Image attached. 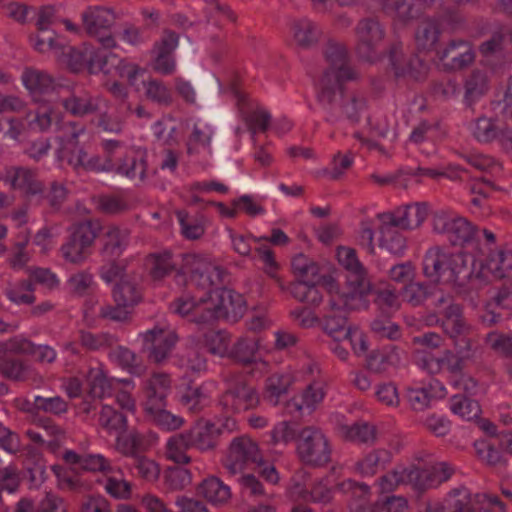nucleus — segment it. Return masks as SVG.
<instances>
[{
	"mask_svg": "<svg viewBox=\"0 0 512 512\" xmlns=\"http://www.w3.org/2000/svg\"><path fill=\"white\" fill-rule=\"evenodd\" d=\"M456 351L445 350L438 359V364L454 375L462 374L464 369L472 361L474 352L469 338H461L455 342Z\"/></svg>",
	"mask_w": 512,
	"mask_h": 512,
	"instance_id": "19",
	"label": "nucleus"
},
{
	"mask_svg": "<svg viewBox=\"0 0 512 512\" xmlns=\"http://www.w3.org/2000/svg\"><path fill=\"white\" fill-rule=\"evenodd\" d=\"M486 345L497 354L512 357V334L490 332L485 337Z\"/></svg>",
	"mask_w": 512,
	"mask_h": 512,
	"instance_id": "56",
	"label": "nucleus"
},
{
	"mask_svg": "<svg viewBox=\"0 0 512 512\" xmlns=\"http://www.w3.org/2000/svg\"><path fill=\"white\" fill-rule=\"evenodd\" d=\"M257 349L255 339L240 338L229 350L228 357L244 365H249L255 361Z\"/></svg>",
	"mask_w": 512,
	"mask_h": 512,
	"instance_id": "42",
	"label": "nucleus"
},
{
	"mask_svg": "<svg viewBox=\"0 0 512 512\" xmlns=\"http://www.w3.org/2000/svg\"><path fill=\"white\" fill-rule=\"evenodd\" d=\"M262 455L258 445L248 436L236 437L229 445L228 454L224 462L229 474L241 472L249 464H260Z\"/></svg>",
	"mask_w": 512,
	"mask_h": 512,
	"instance_id": "11",
	"label": "nucleus"
},
{
	"mask_svg": "<svg viewBox=\"0 0 512 512\" xmlns=\"http://www.w3.org/2000/svg\"><path fill=\"white\" fill-rule=\"evenodd\" d=\"M350 275L347 278L348 284L351 286V291L345 294V306L348 305L350 299L361 298L365 295L370 288V284L366 279V271L364 267L361 270L349 271Z\"/></svg>",
	"mask_w": 512,
	"mask_h": 512,
	"instance_id": "47",
	"label": "nucleus"
},
{
	"mask_svg": "<svg viewBox=\"0 0 512 512\" xmlns=\"http://www.w3.org/2000/svg\"><path fill=\"white\" fill-rule=\"evenodd\" d=\"M62 105L72 115L80 117L93 113L96 110V106L93 105L91 99L87 96L71 95L62 101Z\"/></svg>",
	"mask_w": 512,
	"mask_h": 512,
	"instance_id": "54",
	"label": "nucleus"
},
{
	"mask_svg": "<svg viewBox=\"0 0 512 512\" xmlns=\"http://www.w3.org/2000/svg\"><path fill=\"white\" fill-rule=\"evenodd\" d=\"M328 64L316 85V100L327 122L334 123L342 118L351 124L360 122L366 112V99L348 92L345 83L356 78V72L349 64L345 44L329 39L323 49Z\"/></svg>",
	"mask_w": 512,
	"mask_h": 512,
	"instance_id": "1",
	"label": "nucleus"
},
{
	"mask_svg": "<svg viewBox=\"0 0 512 512\" xmlns=\"http://www.w3.org/2000/svg\"><path fill=\"white\" fill-rule=\"evenodd\" d=\"M151 262L150 275L154 280H161L175 269L170 251L152 253L148 256Z\"/></svg>",
	"mask_w": 512,
	"mask_h": 512,
	"instance_id": "45",
	"label": "nucleus"
},
{
	"mask_svg": "<svg viewBox=\"0 0 512 512\" xmlns=\"http://www.w3.org/2000/svg\"><path fill=\"white\" fill-rule=\"evenodd\" d=\"M89 394L94 398H102L110 389V382L100 369H90L88 373Z\"/></svg>",
	"mask_w": 512,
	"mask_h": 512,
	"instance_id": "59",
	"label": "nucleus"
},
{
	"mask_svg": "<svg viewBox=\"0 0 512 512\" xmlns=\"http://www.w3.org/2000/svg\"><path fill=\"white\" fill-rule=\"evenodd\" d=\"M226 271L214 266L204 258L195 254L183 255V263L175 278L178 284L189 283L204 292L202 296L209 297L213 286L223 284Z\"/></svg>",
	"mask_w": 512,
	"mask_h": 512,
	"instance_id": "4",
	"label": "nucleus"
},
{
	"mask_svg": "<svg viewBox=\"0 0 512 512\" xmlns=\"http://www.w3.org/2000/svg\"><path fill=\"white\" fill-rule=\"evenodd\" d=\"M433 230L444 234L453 246H464L473 241L476 228L465 218H451L444 212L433 216Z\"/></svg>",
	"mask_w": 512,
	"mask_h": 512,
	"instance_id": "13",
	"label": "nucleus"
},
{
	"mask_svg": "<svg viewBox=\"0 0 512 512\" xmlns=\"http://www.w3.org/2000/svg\"><path fill=\"white\" fill-rule=\"evenodd\" d=\"M375 427L368 423L354 424L346 427L345 437L352 441L369 443L375 440Z\"/></svg>",
	"mask_w": 512,
	"mask_h": 512,
	"instance_id": "60",
	"label": "nucleus"
},
{
	"mask_svg": "<svg viewBox=\"0 0 512 512\" xmlns=\"http://www.w3.org/2000/svg\"><path fill=\"white\" fill-rule=\"evenodd\" d=\"M101 228L100 222L93 219L72 224L67 242L61 247L65 260L73 264L82 263L90 254V249Z\"/></svg>",
	"mask_w": 512,
	"mask_h": 512,
	"instance_id": "6",
	"label": "nucleus"
},
{
	"mask_svg": "<svg viewBox=\"0 0 512 512\" xmlns=\"http://www.w3.org/2000/svg\"><path fill=\"white\" fill-rule=\"evenodd\" d=\"M454 473V468L446 462L419 468L411 465L407 468L395 469L391 476L381 478L383 490L392 489L393 485L410 484L417 491H425L447 481Z\"/></svg>",
	"mask_w": 512,
	"mask_h": 512,
	"instance_id": "3",
	"label": "nucleus"
},
{
	"mask_svg": "<svg viewBox=\"0 0 512 512\" xmlns=\"http://www.w3.org/2000/svg\"><path fill=\"white\" fill-rule=\"evenodd\" d=\"M32 405L36 411H43L54 415L65 413L68 409L67 402L59 396L49 398L36 396Z\"/></svg>",
	"mask_w": 512,
	"mask_h": 512,
	"instance_id": "58",
	"label": "nucleus"
},
{
	"mask_svg": "<svg viewBox=\"0 0 512 512\" xmlns=\"http://www.w3.org/2000/svg\"><path fill=\"white\" fill-rule=\"evenodd\" d=\"M389 61L396 77L410 76L419 80L425 71L423 60L418 56H411L408 61L404 60L402 43H393L389 49Z\"/></svg>",
	"mask_w": 512,
	"mask_h": 512,
	"instance_id": "20",
	"label": "nucleus"
},
{
	"mask_svg": "<svg viewBox=\"0 0 512 512\" xmlns=\"http://www.w3.org/2000/svg\"><path fill=\"white\" fill-rule=\"evenodd\" d=\"M205 400L206 397L201 387H189L180 398L181 403L193 413H198L203 409Z\"/></svg>",
	"mask_w": 512,
	"mask_h": 512,
	"instance_id": "64",
	"label": "nucleus"
},
{
	"mask_svg": "<svg viewBox=\"0 0 512 512\" xmlns=\"http://www.w3.org/2000/svg\"><path fill=\"white\" fill-rule=\"evenodd\" d=\"M484 270H487L493 278L512 273V252L504 250L490 251L485 262L481 263V271L477 274V277H480Z\"/></svg>",
	"mask_w": 512,
	"mask_h": 512,
	"instance_id": "29",
	"label": "nucleus"
},
{
	"mask_svg": "<svg viewBox=\"0 0 512 512\" xmlns=\"http://www.w3.org/2000/svg\"><path fill=\"white\" fill-rule=\"evenodd\" d=\"M59 51L60 60L66 63L72 72L77 73L87 69L90 74L98 72L109 74L107 68L109 56L105 49L84 43L80 47L62 45Z\"/></svg>",
	"mask_w": 512,
	"mask_h": 512,
	"instance_id": "5",
	"label": "nucleus"
},
{
	"mask_svg": "<svg viewBox=\"0 0 512 512\" xmlns=\"http://www.w3.org/2000/svg\"><path fill=\"white\" fill-rule=\"evenodd\" d=\"M79 341L81 345L89 350H97L101 347L112 346L114 342V338L109 334H92L91 332H87L81 330L79 332Z\"/></svg>",
	"mask_w": 512,
	"mask_h": 512,
	"instance_id": "61",
	"label": "nucleus"
},
{
	"mask_svg": "<svg viewBox=\"0 0 512 512\" xmlns=\"http://www.w3.org/2000/svg\"><path fill=\"white\" fill-rule=\"evenodd\" d=\"M69 128L70 132L63 140L57 156L60 161H65L74 170H79L82 169L84 159L87 158V152L79 145L78 141V137L85 131V127L76 122H70Z\"/></svg>",
	"mask_w": 512,
	"mask_h": 512,
	"instance_id": "17",
	"label": "nucleus"
},
{
	"mask_svg": "<svg viewBox=\"0 0 512 512\" xmlns=\"http://www.w3.org/2000/svg\"><path fill=\"white\" fill-rule=\"evenodd\" d=\"M100 425L107 429L110 433L114 432L118 436L126 432L127 430V418L126 416L114 410L110 406H103L99 417Z\"/></svg>",
	"mask_w": 512,
	"mask_h": 512,
	"instance_id": "41",
	"label": "nucleus"
},
{
	"mask_svg": "<svg viewBox=\"0 0 512 512\" xmlns=\"http://www.w3.org/2000/svg\"><path fill=\"white\" fill-rule=\"evenodd\" d=\"M487 91V76L482 70H473L465 83L464 100L467 106L477 101Z\"/></svg>",
	"mask_w": 512,
	"mask_h": 512,
	"instance_id": "39",
	"label": "nucleus"
},
{
	"mask_svg": "<svg viewBox=\"0 0 512 512\" xmlns=\"http://www.w3.org/2000/svg\"><path fill=\"white\" fill-rule=\"evenodd\" d=\"M499 283L495 285L496 293L493 301L497 306L504 307L507 300L512 297V273L503 274V277H494Z\"/></svg>",
	"mask_w": 512,
	"mask_h": 512,
	"instance_id": "63",
	"label": "nucleus"
},
{
	"mask_svg": "<svg viewBox=\"0 0 512 512\" xmlns=\"http://www.w3.org/2000/svg\"><path fill=\"white\" fill-rule=\"evenodd\" d=\"M81 17L87 34L97 37L103 49L106 50L116 46L111 34L101 35V32L107 31L115 21L114 12L110 8L90 6L82 13Z\"/></svg>",
	"mask_w": 512,
	"mask_h": 512,
	"instance_id": "12",
	"label": "nucleus"
},
{
	"mask_svg": "<svg viewBox=\"0 0 512 512\" xmlns=\"http://www.w3.org/2000/svg\"><path fill=\"white\" fill-rule=\"evenodd\" d=\"M450 402L451 411L468 421L478 418L481 413V408L478 402L469 398L465 394H456L452 396Z\"/></svg>",
	"mask_w": 512,
	"mask_h": 512,
	"instance_id": "40",
	"label": "nucleus"
},
{
	"mask_svg": "<svg viewBox=\"0 0 512 512\" xmlns=\"http://www.w3.org/2000/svg\"><path fill=\"white\" fill-rule=\"evenodd\" d=\"M292 29L297 45L304 49L314 46L321 35L318 26L307 18L295 21Z\"/></svg>",
	"mask_w": 512,
	"mask_h": 512,
	"instance_id": "32",
	"label": "nucleus"
},
{
	"mask_svg": "<svg viewBox=\"0 0 512 512\" xmlns=\"http://www.w3.org/2000/svg\"><path fill=\"white\" fill-rule=\"evenodd\" d=\"M199 495L205 497L209 502L222 504L231 497L229 486L225 485L219 478L211 476L203 480L197 488Z\"/></svg>",
	"mask_w": 512,
	"mask_h": 512,
	"instance_id": "31",
	"label": "nucleus"
},
{
	"mask_svg": "<svg viewBox=\"0 0 512 512\" xmlns=\"http://www.w3.org/2000/svg\"><path fill=\"white\" fill-rule=\"evenodd\" d=\"M323 329L336 341L352 340V336L356 335V328L348 325V310L346 309L328 312L324 316Z\"/></svg>",
	"mask_w": 512,
	"mask_h": 512,
	"instance_id": "24",
	"label": "nucleus"
},
{
	"mask_svg": "<svg viewBox=\"0 0 512 512\" xmlns=\"http://www.w3.org/2000/svg\"><path fill=\"white\" fill-rule=\"evenodd\" d=\"M11 185L14 189L24 192L26 198L37 197L44 193V186L36 177V172L27 167L11 169Z\"/></svg>",
	"mask_w": 512,
	"mask_h": 512,
	"instance_id": "23",
	"label": "nucleus"
},
{
	"mask_svg": "<svg viewBox=\"0 0 512 512\" xmlns=\"http://www.w3.org/2000/svg\"><path fill=\"white\" fill-rule=\"evenodd\" d=\"M245 300L243 296L227 288H215L210 291V305L197 318L199 323H211L219 319H233L243 315Z\"/></svg>",
	"mask_w": 512,
	"mask_h": 512,
	"instance_id": "7",
	"label": "nucleus"
},
{
	"mask_svg": "<svg viewBox=\"0 0 512 512\" xmlns=\"http://www.w3.org/2000/svg\"><path fill=\"white\" fill-rule=\"evenodd\" d=\"M209 305L210 296H199L198 298L196 296H185L176 299L173 303H171L170 307L174 313H177L181 316L193 314L194 321L199 323L197 318L200 316L201 312H203Z\"/></svg>",
	"mask_w": 512,
	"mask_h": 512,
	"instance_id": "33",
	"label": "nucleus"
},
{
	"mask_svg": "<svg viewBox=\"0 0 512 512\" xmlns=\"http://www.w3.org/2000/svg\"><path fill=\"white\" fill-rule=\"evenodd\" d=\"M146 160L142 157L139 162H137L135 157H125L123 162L117 165L114 170L118 175L125 176L129 179H133L137 175V169H139V178L140 180L145 179L146 175Z\"/></svg>",
	"mask_w": 512,
	"mask_h": 512,
	"instance_id": "57",
	"label": "nucleus"
},
{
	"mask_svg": "<svg viewBox=\"0 0 512 512\" xmlns=\"http://www.w3.org/2000/svg\"><path fill=\"white\" fill-rule=\"evenodd\" d=\"M141 352L155 364L163 363L171 354L178 336L175 332L155 327L142 335Z\"/></svg>",
	"mask_w": 512,
	"mask_h": 512,
	"instance_id": "14",
	"label": "nucleus"
},
{
	"mask_svg": "<svg viewBox=\"0 0 512 512\" xmlns=\"http://www.w3.org/2000/svg\"><path fill=\"white\" fill-rule=\"evenodd\" d=\"M300 459L312 466H323L331 460V449L324 434L314 428H302L297 444Z\"/></svg>",
	"mask_w": 512,
	"mask_h": 512,
	"instance_id": "10",
	"label": "nucleus"
},
{
	"mask_svg": "<svg viewBox=\"0 0 512 512\" xmlns=\"http://www.w3.org/2000/svg\"><path fill=\"white\" fill-rule=\"evenodd\" d=\"M447 255L448 253L435 246L430 248L423 258V274L435 285L442 277L447 278V271L443 268V265L447 266Z\"/></svg>",
	"mask_w": 512,
	"mask_h": 512,
	"instance_id": "26",
	"label": "nucleus"
},
{
	"mask_svg": "<svg viewBox=\"0 0 512 512\" xmlns=\"http://www.w3.org/2000/svg\"><path fill=\"white\" fill-rule=\"evenodd\" d=\"M460 16L456 10L446 8L435 17L422 19L414 33L416 47L419 51L430 52L440 49V22L447 24L452 30H455L460 24Z\"/></svg>",
	"mask_w": 512,
	"mask_h": 512,
	"instance_id": "8",
	"label": "nucleus"
},
{
	"mask_svg": "<svg viewBox=\"0 0 512 512\" xmlns=\"http://www.w3.org/2000/svg\"><path fill=\"white\" fill-rule=\"evenodd\" d=\"M302 429L297 422L282 421L278 423L271 432L272 442L274 444L283 442L285 444L297 440Z\"/></svg>",
	"mask_w": 512,
	"mask_h": 512,
	"instance_id": "50",
	"label": "nucleus"
},
{
	"mask_svg": "<svg viewBox=\"0 0 512 512\" xmlns=\"http://www.w3.org/2000/svg\"><path fill=\"white\" fill-rule=\"evenodd\" d=\"M222 428L211 422H198L190 430L172 436L167 442V456L177 464L191 461L186 450L195 447L200 451H212L217 447Z\"/></svg>",
	"mask_w": 512,
	"mask_h": 512,
	"instance_id": "2",
	"label": "nucleus"
},
{
	"mask_svg": "<svg viewBox=\"0 0 512 512\" xmlns=\"http://www.w3.org/2000/svg\"><path fill=\"white\" fill-rule=\"evenodd\" d=\"M475 258L473 255L458 252L447 255L446 282L460 287L465 286L474 274Z\"/></svg>",
	"mask_w": 512,
	"mask_h": 512,
	"instance_id": "18",
	"label": "nucleus"
},
{
	"mask_svg": "<svg viewBox=\"0 0 512 512\" xmlns=\"http://www.w3.org/2000/svg\"><path fill=\"white\" fill-rule=\"evenodd\" d=\"M22 80L25 87L33 94L49 93L55 88V81L51 75L34 68L25 69Z\"/></svg>",
	"mask_w": 512,
	"mask_h": 512,
	"instance_id": "30",
	"label": "nucleus"
},
{
	"mask_svg": "<svg viewBox=\"0 0 512 512\" xmlns=\"http://www.w3.org/2000/svg\"><path fill=\"white\" fill-rule=\"evenodd\" d=\"M503 117L487 118L479 117L473 128L474 137L484 143L499 140Z\"/></svg>",
	"mask_w": 512,
	"mask_h": 512,
	"instance_id": "38",
	"label": "nucleus"
},
{
	"mask_svg": "<svg viewBox=\"0 0 512 512\" xmlns=\"http://www.w3.org/2000/svg\"><path fill=\"white\" fill-rule=\"evenodd\" d=\"M170 387L171 381L167 374H155L149 379L144 390L146 413L166 406V397Z\"/></svg>",
	"mask_w": 512,
	"mask_h": 512,
	"instance_id": "21",
	"label": "nucleus"
},
{
	"mask_svg": "<svg viewBox=\"0 0 512 512\" xmlns=\"http://www.w3.org/2000/svg\"><path fill=\"white\" fill-rule=\"evenodd\" d=\"M438 294L437 285L426 282H412L404 286V299L412 306L428 305Z\"/></svg>",
	"mask_w": 512,
	"mask_h": 512,
	"instance_id": "28",
	"label": "nucleus"
},
{
	"mask_svg": "<svg viewBox=\"0 0 512 512\" xmlns=\"http://www.w3.org/2000/svg\"><path fill=\"white\" fill-rule=\"evenodd\" d=\"M397 214H401L405 224V229H414L419 227L428 215L426 203H413L405 207L398 208Z\"/></svg>",
	"mask_w": 512,
	"mask_h": 512,
	"instance_id": "43",
	"label": "nucleus"
},
{
	"mask_svg": "<svg viewBox=\"0 0 512 512\" xmlns=\"http://www.w3.org/2000/svg\"><path fill=\"white\" fill-rule=\"evenodd\" d=\"M230 337L225 331H210L205 334V344L211 354L228 356Z\"/></svg>",
	"mask_w": 512,
	"mask_h": 512,
	"instance_id": "51",
	"label": "nucleus"
},
{
	"mask_svg": "<svg viewBox=\"0 0 512 512\" xmlns=\"http://www.w3.org/2000/svg\"><path fill=\"white\" fill-rule=\"evenodd\" d=\"M130 231L111 227L104 237L101 253L105 259H118L129 245Z\"/></svg>",
	"mask_w": 512,
	"mask_h": 512,
	"instance_id": "27",
	"label": "nucleus"
},
{
	"mask_svg": "<svg viewBox=\"0 0 512 512\" xmlns=\"http://www.w3.org/2000/svg\"><path fill=\"white\" fill-rule=\"evenodd\" d=\"M147 415L158 427L167 431L179 429L184 423L182 417L172 414L165 407L159 408V410L155 409Z\"/></svg>",
	"mask_w": 512,
	"mask_h": 512,
	"instance_id": "53",
	"label": "nucleus"
},
{
	"mask_svg": "<svg viewBox=\"0 0 512 512\" xmlns=\"http://www.w3.org/2000/svg\"><path fill=\"white\" fill-rule=\"evenodd\" d=\"M112 296L115 303H120L130 310L142 299L141 292L137 285L124 279H121L120 282L113 287Z\"/></svg>",
	"mask_w": 512,
	"mask_h": 512,
	"instance_id": "36",
	"label": "nucleus"
},
{
	"mask_svg": "<svg viewBox=\"0 0 512 512\" xmlns=\"http://www.w3.org/2000/svg\"><path fill=\"white\" fill-rule=\"evenodd\" d=\"M391 454L387 450H376L369 453L362 461L357 463V469L363 475L373 476L379 466L390 461Z\"/></svg>",
	"mask_w": 512,
	"mask_h": 512,
	"instance_id": "49",
	"label": "nucleus"
},
{
	"mask_svg": "<svg viewBox=\"0 0 512 512\" xmlns=\"http://www.w3.org/2000/svg\"><path fill=\"white\" fill-rule=\"evenodd\" d=\"M292 377L288 374H273L266 381V395L272 404H278L279 397L288 392Z\"/></svg>",
	"mask_w": 512,
	"mask_h": 512,
	"instance_id": "44",
	"label": "nucleus"
},
{
	"mask_svg": "<svg viewBox=\"0 0 512 512\" xmlns=\"http://www.w3.org/2000/svg\"><path fill=\"white\" fill-rule=\"evenodd\" d=\"M324 398V392L319 385L310 384L304 390L302 395V402H298L296 399H292L287 402L286 407L290 413L296 411L300 412L303 404L306 405L307 408H313L316 404L321 402Z\"/></svg>",
	"mask_w": 512,
	"mask_h": 512,
	"instance_id": "46",
	"label": "nucleus"
},
{
	"mask_svg": "<svg viewBox=\"0 0 512 512\" xmlns=\"http://www.w3.org/2000/svg\"><path fill=\"white\" fill-rule=\"evenodd\" d=\"M25 128V117H3L0 119V133L5 138L16 140Z\"/></svg>",
	"mask_w": 512,
	"mask_h": 512,
	"instance_id": "62",
	"label": "nucleus"
},
{
	"mask_svg": "<svg viewBox=\"0 0 512 512\" xmlns=\"http://www.w3.org/2000/svg\"><path fill=\"white\" fill-rule=\"evenodd\" d=\"M398 348L392 346L389 352L372 351L366 359V367L374 373H382L400 363Z\"/></svg>",
	"mask_w": 512,
	"mask_h": 512,
	"instance_id": "34",
	"label": "nucleus"
},
{
	"mask_svg": "<svg viewBox=\"0 0 512 512\" xmlns=\"http://www.w3.org/2000/svg\"><path fill=\"white\" fill-rule=\"evenodd\" d=\"M446 70H461L474 60V52L468 41L453 39L436 53Z\"/></svg>",
	"mask_w": 512,
	"mask_h": 512,
	"instance_id": "16",
	"label": "nucleus"
},
{
	"mask_svg": "<svg viewBox=\"0 0 512 512\" xmlns=\"http://www.w3.org/2000/svg\"><path fill=\"white\" fill-rule=\"evenodd\" d=\"M11 349L15 353L35 355L39 362L52 363L56 359V351L47 345H35L27 339L16 340L11 344Z\"/></svg>",
	"mask_w": 512,
	"mask_h": 512,
	"instance_id": "35",
	"label": "nucleus"
},
{
	"mask_svg": "<svg viewBox=\"0 0 512 512\" xmlns=\"http://www.w3.org/2000/svg\"><path fill=\"white\" fill-rule=\"evenodd\" d=\"M28 366L20 359L7 357L0 362V373L7 379L22 381L26 377Z\"/></svg>",
	"mask_w": 512,
	"mask_h": 512,
	"instance_id": "52",
	"label": "nucleus"
},
{
	"mask_svg": "<svg viewBox=\"0 0 512 512\" xmlns=\"http://www.w3.org/2000/svg\"><path fill=\"white\" fill-rule=\"evenodd\" d=\"M259 404V396L254 387L244 381L235 382L220 398V405L226 413H238L255 408Z\"/></svg>",
	"mask_w": 512,
	"mask_h": 512,
	"instance_id": "15",
	"label": "nucleus"
},
{
	"mask_svg": "<svg viewBox=\"0 0 512 512\" xmlns=\"http://www.w3.org/2000/svg\"><path fill=\"white\" fill-rule=\"evenodd\" d=\"M336 489L350 496L349 508L351 512H374L369 503L370 488L364 483L348 479L336 485Z\"/></svg>",
	"mask_w": 512,
	"mask_h": 512,
	"instance_id": "22",
	"label": "nucleus"
},
{
	"mask_svg": "<svg viewBox=\"0 0 512 512\" xmlns=\"http://www.w3.org/2000/svg\"><path fill=\"white\" fill-rule=\"evenodd\" d=\"M370 329L378 339L395 341L401 337L400 327L391 320L389 312H380L370 323Z\"/></svg>",
	"mask_w": 512,
	"mask_h": 512,
	"instance_id": "37",
	"label": "nucleus"
},
{
	"mask_svg": "<svg viewBox=\"0 0 512 512\" xmlns=\"http://www.w3.org/2000/svg\"><path fill=\"white\" fill-rule=\"evenodd\" d=\"M144 88L145 95L149 100L163 106L172 104V93L161 80L150 79L144 82Z\"/></svg>",
	"mask_w": 512,
	"mask_h": 512,
	"instance_id": "48",
	"label": "nucleus"
},
{
	"mask_svg": "<svg viewBox=\"0 0 512 512\" xmlns=\"http://www.w3.org/2000/svg\"><path fill=\"white\" fill-rule=\"evenodd\" d=\"M443 315L442 328L450 338L454 339V343L460 341L461 338H468L467 332L469 328L463 319L460 305L450 303L444 309Z\"/></svg>",
	"mask_w": 512,
	"mask_h": 512,
	"instance_id": "25",
	"label": "nucleus"
},
{
	"mask_svg": "<svg viewBox=\"0 0 512 512\" xmlns=\"http://www.w3.org/2000/svg\"><path fill=\"white\" fill-rule=\"evenodd\" d=\"M380 246L394 255H402L406 249V238L399 231L382 230Z\"/></svg>",
	"mask_w": 512,
	"mask_h": 512,
	"instance_id": "55",
	"label": "nucleus"
},
{
	"mask_svg": "<svg viewBox=\"0 0 512 512\" xmlns=\"http://www.w3.org/2000/svg\"><path fill=\"white\" fill-rule=\"evenodd\" d=\"M354 32L357 56L363 61H376L380 55L378 48L385 37V30L379 20L374 17L363 18L358 21Z\"/></svg>",
	"mask_w": 512,
	"mask_h": 512,
	"instance_id": "9",
	"label": "nucleus"
}]
</instances>
